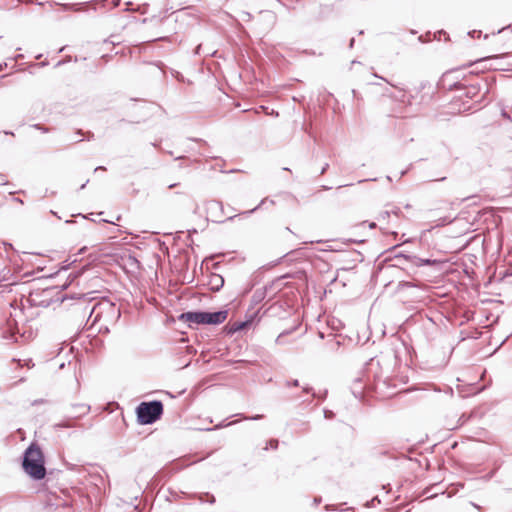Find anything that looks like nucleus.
Here are the masks:
<instances>
[{
    "label": "nucleus",
    "mask_w": 512,
    "mask_h": 512,
    "mask_svg": "<svg viewBox=\"0 0 512 512\" xmlns=\"http://www.w3.org/2000/svg\"><path fill=\"white\" fill-rule=\"evenodd\" d=\"M162 411L163 406L159 401L143 402L137 408V415L141 423L150 424L160 417Z\"/></svg>",
    "instance_id": "obj_3"
},
{
    "label": "nucleus",
    "mask_w": 512,
    "mask_h": 512,
    "mask_svg": "<svg viewBox=\"0 0 512 512\" xmlns=\"http://www.w3.org/2000/svg\"><path fill=\"white\" fill-rule=\"evenodd\" d=\"M23 468L31 477L42 479L45 476L43 455L41 450L31 445L25 452Z\"/></svg>",
    "instance_id": "obj_1"
},
{
    "label": "nucleus",
    "mask_w": 512,
    "mask_h": 512,
    "mask_svg": "<svg viewBox=\"0 0 512 512\" xmlns=\"http://www.w3.org/2000/svg\"><path fill=\"white\" fill-rule=\"evenodd\" d=\"M227 311L218 312H187L183 313L180 317L181 320L187 322L190 326L192 324H220L227 318Z\"/></svg>",
    "instance_id": "obj_2"
},
{
    "label": "nucleus",
    "mask_w": 512,
    "mask_h": 512,
    "mask_svg": "<svg viewBox=\"0 0 512 512\" xmlns=\"http://www.w3.org/2000/svg\"><path fill=\"white\" fill-rule=\"evenodd\" d=\"M215 280L217 281V289H218L220 286L223 285L224 281H223L222 277H220V276H216Z\"/></svg>",
    "instance_id": "obj_4"
},
{
    "label": "nucleus",
    "mask_w": 512,
    "mask_h": 512,
    "mask_svg": "<svg viewBox=\"0 0 512 512\" xmlns=\"http://www.w3.org/2000/svg\"><path fill=\"white\" fill-rule=\"evenodd\" d=\"M99 169H104L103 167H96V171L99 170Z\"/></svg>",
    "instance_id": "obj_6"
},
{
    "label": "nucleus",
    "mask_w": 512,
    "mask_h": 512,
    "mask_svg": "<svg viewBox=\"0 0 512 512\" xmlns=\"http://www.w3.org/2000/svg\"><path fill=\"white\" fill-rule=\"evenodd\" d=\"M273 448H277V441L274 442Z\"/></svg>",
    "instance_id": "obj_5"
}]
</instances>
